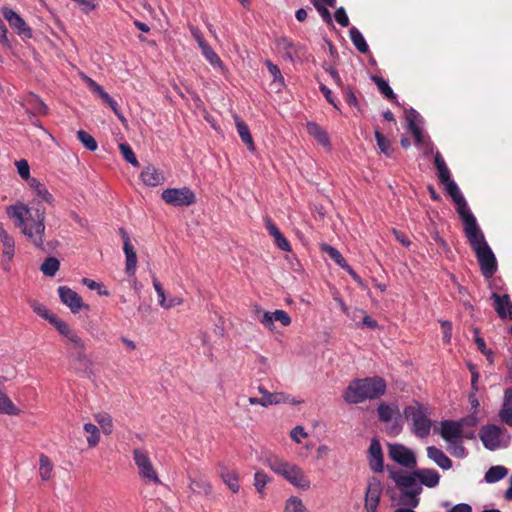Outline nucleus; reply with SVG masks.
Masks as SVG:
<instances>
[{
    "label": "nucleus",
    "instance_id": "864d4df0",
    "mask_svg": "<svg viewBox=\"0 0 512 512\" xmlns=\"http://www.w3.org/2000/svg\"><path fill=\"white\" fill-rule=\"evenodd\" d=\"M119 149L121 151L122 156L128 163L132 164L135 167L139 166V162L129 144L121 143L119 145Z\"/></svg>",
    "mask_w": 512,
    "mask_h": 512
},
{
    "label": "nucleus",
    "instance_id": "4d7b16f0",
    "mask_svg": "<svg viewBox=\"0 0 512 512\" xmlns=\"http://www.w3.org/2000/svg\"><path fill=\"white\" fill-rule=\"evenodd\" d=\"M442 184L446 186V191L451 196L454 202L464 197L461 191L459 190L457 184L452 179H449L447 182H442Z\"/></svg>",
    "mask_w": 512,
    "mask_h": 512
},
{
    "label": "nucleus",
    "instance_id": "603ef678",
    "mask_svg": "<svg viewBox=\"0 0 512 512\" xmlns=\"http://www.w3.org/2000/svg\"><path fill=\"white\" fill-rule=\"evenodd\" d=\"M306 508L302 500L292 496L286 501L285 512H305Z\"/></svg>",
    "mask_w": 512,
    "mask_h": 512
},
{
    "label": "nucleus",
    "instance_id": "aec40b11",
    "mask_svg": "<svg viewBox=\"0 0 512 512\" xmlns=\"http://www.w3.org/2000/svg\"><path fill=\"white\" fill-rule=\"evenodd\" d=\"M491 299L494 301V309L501 319L509 318L512 320V302L508 294L500 295L492 293Z\"/></svg>",
    "mask_w": 512,
    "mask_h": 512
},
{
    "label": "nucleus",
    "instance_id": "4468645a",
    "mask_svg": "<svg viewBox=\"0 0 512 512\" xmlns=\"http://www.w3.org/2000/svg\"><path fill=\"white\" fill-rule=\"evenodd\" d=\"M389 457L398 464L413 468L416 466V458L414 453L402 444L389 445Z\"/></svg>",
    "mask_w": 512,
    "mask_h": 512
},
{
    "label": "nucleus",
    "instance_id": "ddd939ff",
    "mask_svg": "<svg viewBox=\"0 0 512 512\" xmlns=\"http://www.w3.org/2000/svg\"><path fill=\"white\" fill-rule=\"evenodd\" d=\"M70 365L72 369L82 375H87L91 371V360L86 354V347L68 350Z\"/></svg>",
    "mask_w": 512,
    "mask_h": 512
},
{
    "label": "nucleus",
    "instance_id": "6e6d98bb",
    "mask_svg": "<svg viewBox=\"0 0 512 512\" xmlns=\"http://www.w3.org/2000/svg\"><path fill=\"white\" fill-rule=\"evenodd\" d=\"M408 129L412 133L415 143L417 145L421 144L423 142L424 135H423L420 127L416 124V122L411 117H408Z\"/></svg>",
    "mask_w": 512,
    "mask_h": 512
},
{
    "label": "nucleus",
    "instance_id": "49530a36",
    "mask_svg": "<svg viewBox=\"0 0 512 512\" xmlns=\"http://www.w3.org/2000/svg\"><path fill=\"white\" fill-rule=\"evenodd\" d=\"M203 56L206 58V60L214 67H222V61L219 58V56L216 54V52L209 46V44H203L202 47H200Z\"/></svg>",
    "mask_w": 512,
    "mask_h": 512
},
{
    "label": "nucleus",
    "instance_id": "13d9d810",
    "mask_svg": "<svg viewBox=\"0 0 512 512\" xmlns=\"http://www.w3.org/2000/svg\"><path fill=\"white\" fill-rule=\"evenodd\" d=\"M82 283L87 286L90 290H97L99 295L108 296L109 291L105 288H103V285L100 283H97L96 281L89 279V278H83Z\"/></svg>",
    "mask_w": 512,
    "mask_h": 512
},
{
    "label": "nucleus",
    "instance_id": "09e8293b",
    "mask_svg": "<svg viewBox=\"0 0 512 512\" xmlns=\"http://www.w3.org/2000/svg\"><path fill=\"white\" fill-rule=\"evenodd\" d=\"M152 282H153L154 289L157 292V295L159 297V305L163 308H171L172 306H174V303L172 301L169 303L166 302V296H165L164 289L155 275L152 276Z\"/></svg>",
    "mask_w": 512,
    "mask_h": 512
},
{
    "label": "nucleus",
    "instance_id": "0eeeda50",
    "mask_svg": "<svg viewBox=\"0 0 512 512\" xmlns=\"http://www.w3.org/2000/svg\"><path fill=\"white\" fill-rule=\"evenodd\" d=\"M161 197L167 204L176 207L190 206L196 202L195 193L188 187L165 189Z\"/></svg>",
    "mask_w": 512,
    "mask_h": 512
},
{
    "label": "nucleus",
    "instance_id": "a211bd4d",
    "mask_svg": "<svg viewBox=\"0 0 512 512\" xmlns=\"http://www.w3.org/2000/svg\"><path fill=\"white\" fill-rule=\"evenodd\" d=\"M58 294L61 302L67 305L72 313H77L82 307H84L82 298L74 290L66 286H60L58 288Z\"/></svg>",
    "mask_w": 512,
    "mask_h": 512
},
{
    "label": "nucleus",
    "instance_id": "393cba45",
    "mask_svg": "<svg viewBox=\"0 0 512 512\" xmlns=\"http://www.w3.org/2000/svg\"><path fill=\"white\" fill-rule=\"evenodd\" d=\"M265 227L268 233L274 238V242L279 249L287 252L291 251L288 240L284 237L276 224L268 217L265 219Z\"/></svg>",
    "mask_w": 512,
    "mask_h": 512
},
{
    "label": "nucleus",
    "instance_id": "9d476101",
    "mask_svg": "<svg viewBox=\"0 0 512 512\" xmlns=\"http://www.w3.org/2000/svg\"><path fill=\"white\" fill-rule=\"evenodd\" d=\"M3 17L8 21L9 26L23 39L32 38V29L27 25L25 20L14 10L9 7H2Z\"/></svg>",
    "mask_w": 512,
    "mask_h": 512
},
{
    "label": "nucleus",
    "instance_id": "e433bc0d",
    "mask_svg": "<svg viewBox=\"0 0 512 512\" xmlns=\"http://www.w3.org/2000/svg\"><path fill=\"white\" fill-rule=\"evenodd\" d=\"M508 474V469L501 465L492 466L485 474V481L495 483Z\"/></svg>",
    "mask_w": 512,
    "mask_h": 512
},
{
    "label": "nucleus",
    "instance_id": "bb28decb",
    "mask_svg": "<svg viewBox=\"0 0 512 512\" xmlns=\"http://www.w3.org/2000/svg\"><path fill=\"white\" fill-rule=\"evenodd\" d=\"M23 107L27 113H31L33 115H44L47 113V106L35 94H30L26 97Z\"/></svg>",
    "mask_w": 512,
    "mask_h": 512
},
{
    "label": "nucleus",
    "instance_id": "473e14b6",
    "mask_svg": "<svg viewBox=\"0 0 512 512\" xmlns=\"http://www.w3.org/2000/svg\"><path fill=\"white\" fill-rule=\"evenodd\" d=\"M53 464L45 454L39 456V475L43 481H48L53 476Z\"/></svg>",
    "mask_w": 512,
    "mask_h": 512
},
{
    "label": "nucleus",
    "instance_id": "cd10ccee",
    "mask_svg": "<svg viewBox=\"0 0 512 512\" xmlns=\"http://www.w3.org/2000/svg\"><path fill=\"white\" fill-rule=\"evenodd\" d=\"M429 459L434 461L443 470H448L452 467L451 459L445 453L435 446H429L426 449Z\"/></svg>",
    "mask_w": 512,
    "mask_h": 512
},
{
    "label": "nucleus",
    "instance_id": "de8ad7c7",
    "mask_svg": "<svg viewBox=\"0 0 512 512\" xmlns=\"http://www.w3.org/2000/svg\"><path fill=\"white\" fill-rule=\"evenodd\" d=\"M77 138L89 151H95L98 147L94 137L84 130L77 132Z\"/></svg>",
    "mask_w": 512,
    "mask_h": 512
},
{
    "label": "nucleus",
    "instance_id": "a18cd8bd",
    "mask_svg": "<svg viewBox=\"0 0 512 512\" xmlns=\"http://www.w3.org/2000/svg\"><path fill=\"white\" fill-rule=\"evenodd\" d=\"M84 430L89 434V436L87 437L88 446H97L100 441V433L98 427L92 423H86L84 425Z\"/></svg>",
    "mask_w": 512,
    "mask_h": 512
},
{
    "label": "nucleus",
    "instance_id": "c03bdc74",
    "mask_svg": "<svg viewBox=\"0 0 512 512\" xmlns=\"http://www.w3.org/2000/svg\"><path fill=\"white\" fill-rule=\"evenodd\" d=\"M322 251H324L332 260L336 262L341 268L345 269L347 267V262L342 256V254L334 247L325 244L322 246Z\"/></svg>",
    "mask_w": 512,
    "mask_h": 512
},
{
    "label": "nucleus",
    "instance_id": "b1692460",
    "mask_svg": "<svg viewBox=\"0 0 512 512\" xmlns=\"http://www.w3.org/2000/svg\"><path fill=\"white\" fill-rule=\"evenodd\" d=\"M277 48L284 52V57L292 62L301 57V47L295 45L287 37H281L276 40Z\"/></svg>",
    "mask_w": 512,
    "mask_h": 512
},
{
    "label": "nucleus",
    "instance_id": "c85d7f7f",
    "mask_svg": "<svg viewBox=\"0 0 512 512\" xmlns=\"http://www.w3.org/2000/svg\"><path fill=\"white\" fill-rule=\"evenodd\" d=\"M237 132L248 150L254 151L255 145L247 124L237 115L234 116Z\"/></svg>",
    "mask_w": 512,
    "mask_h": 512
},
{
    "label": "nucleus",
    "instance_id": "f704fd0d",
    "mask_svg": "<svg viewBox=\"0 0 512 512\" xmlns=\"http://www.w3.org/2000/svg\"><path fill=\"white\" fill-rule=\"evenodd\" d=\"M456 204V210L459 214L463 224L470 223V221H475L476 218L473 213L469 210L467 206V202L464 197L458 199L454 202Z\"/></svg>",
    "mask_w": 512,
    "mask_h": 512
},
{
    "label": "nucleus",
    "instance_id": "8fccbe9b",
    "mask_svg": "<svg viewBox=\"0 0 512 512\" xmlns=\"http://www.w3.org/2000/svg\"><path fill=\"white\" fill-rule=\"evenodd\" d=\"M270 481L268 475L263 471H257L254 475V486L256 491L260 494L261 497L264 495V488L266 484Z\"/></svg>",
    "mask_w": 512,
    "mask_h": 512
},
{
    "label": "nucleus",
    "instance_id": "7ed1b4c3",
    "mask_svg": "<svg viewBox=\"0 0 512 512\" xmlns=\"http://www.w3.org/2000/svg\"><path fill=\"white\" fill-rule=\"evenodd\" d=\"M265 464L274 473L283 476L293 486L301 489L310 487V480L299 466L284 461L275 455L266 457Z\"/></svg>",
    "mask_w": 512,
    "mask_h": 512
},
{
    "label": "nucleus",
    "instance_id": "c756f323",
    "mask_svg": "<svg viewBox=\"0 0 512 512\" xmlns=\"http://www.w3.org/2000/svg\"><path fill=\"white\" fill-rule=\"evenodd\" d=\"M502 422L512 427V388H508L504 393L502 408L499 412Z\"/></svg>",
    "mask_w": 512,
    "mask_h": 512
},
{
    "label": "nucleus",
    "instance_id": "f8f14e48",
    "mask_svg": "<svg viewBox=\"0 0 512 512\" xmlns=\"http://www.w3.org/2000/svg\"><path fill=\"white\" fill-rule=\"evenodd\" d=\"M464 234L472 250L477 252L484 247L489 246L483 231L480 229L477 220L470 221L464 225Z\"/></svg>",
    "mask_w": 512,
    "mask_h": 512
},
{
    "label": "nucleus",
    "instance_id": "72a5a7b5",
    "mask_svg": "<svg viewBox=\"0 0 512 512\" xmlns=\"http://www.w3.org/2000/svg\"><path fill=\"white\" fill-rule=\"evenodd\" d=\"M434 164L437 168L438 178L441 183L447 182L449 179H451L450 170L447 167L444 158L438 151L436 152L434 157Z\"/></svg>",
    "mask_w": 512,
    "mask_h": 512
},
{
    "label": "nucleus",
    "instance_id": "69168bd1",
    "mask_svg": "<svg viewBox=\"0 0 512 512\" xmlns=\"http://www.w3.org/2000/svg\"><path fill=\"white\" fill-rule=\"evenodd\" d=\"M335 20L337 21V23L342 26V27H348L349 24H350V21H349V18L346 14V11L343 7H340L338 9H336L335 11Z\"/></svg>",
    "mask_w": 512,
    "mask_h": 512
},
{
    "label": "nucleus",
    "instance_id": "2eb2a0df",
    "mask_svg": "<svg viewBox=\"0 0 512 512\" xmlns=\"http://www.w3.org/2000/svg\"><path fill=\"white\" fill-rule=\"evenodd\" d=\"M381 494L382 484L380 480L376 477L370 478L365 495V508L368 512H376Z\"/></svg>",
    "mask_w": 512,
    "mask_h": 512
},
{
    "label": "nucleus",
    "instance_id": "1a4fd4ad",
    "mask_svg": "<svg viewBox=\"0 0 512 512\" xmlns=\"http://www.w3.org/2000/svg\"><path fill=\"white\" fill-rule=\"evenodd\" d=\"M52 325L55 329L62 335L66 341L65 345L67 350H72L76 348H82L85 345L82 338L78 335V333L73 330L70 325L62 319H52Z\"/></svg>",
    "mask_w": 512,
    "mask_h": 512
},
{
    "label": "nucleus",
    "instance_id": "ea45409f",
    "mask_svg": "<svg viewBox=\"0 0 512 512\" xmlns=\"http://www.w3.org/2000/svg\"><path fill=\"white\" fill-rule=\"evenodd\" d=\"M60 262L55 257H48L45 259V261L42 263L40 270L45 276L53 277L55 276L56 272L59 270Z\"/></svg>",
    "mask_w": 512,
    "mask_h": 512
},
{
    "label": "nucleus",
    "instance_id": "20e7f679",
    "mask_svg": "<svg viewBox=\"0 0 512 512\" xmlns=\"http://www.w3.org/2000/svg\"><path fill=\"white\" fill-rule=\"evenodd\" d=\"M393 479L401 489V500L403 504L409 507H417L419 504L418 495L422 492V486L417 482L415 475L400 474L394 475Z\"/></svg>",
    "mask_w": 512,
    "mask_h": 512
},
{
    "label": "nucleus",
    "instance_id": "58836bf2",
    "mask_svg": "<svg viewBox=\"0 0 512 512\" xmlns=\"http://www.w3.org/2000/svg\"><path fill=\"white\" fill-rule=\"evenodd\" d=\"M372 81L377 85L379 91L391 102L396 100V95L388 82L379 76H372Z\"/></svg>",
    "mask_w": 512,
    "mask_h": 512
},
{
    "label": "nucleus",
    "instance_id": "774afa93",
    "mask_svg": "<svg viewBox=\"0 0 512 512\" xmlns=\"http://www.w3.org/2000/svg\"><path fill=\"white\" fill-rule=\"evenodd\" d=\"M72 1L77 3L81 7V10L86 14L93 11L97 7L96 0H72Z\"/></svg>",
    "mask_w": 512,
    "mask_h": 512
},
{
    "label": "nucleus",
    "instance_id": "c9c22d12",
    "mask_svg": "<svg viewBox=\"0 0 512 512\" xmlns=\"http://www.w3.org/2000/svg\"><path fill=\"white\" fill-rule=\"evenodd\" d=\"M349 34L352 43L359 52L365 54L369 51V47L368 44L366 43V40L364 39L362 33L356 27H352L349 31Z\"/></svg>",
    "mask_w": 512,
    "mask_h": 512
},
{
    "label": "nucleus",
    "instance_id": "39448f33",
    "mask_svg": "<svg viewBox=\"0 0 512 512\" xmlns=\"http://www.w3.org/2000/svg\"><path fill=\"white\" fill-rule=\"evenodd\" d=\"M404 416L408 421L412 422L413 431L418 437L425 438L429 435L431 421L419 403L405 407Z\"/></svg>",
    "mask_w": 512,
    "mask_h": 512
},
{
    "label": "nucleus",
    "instance_id": "f257e3e1",
    "mask_svg": "<svg viewBox=\"0 0 512 512\" xmlns=\"http://www.w3.org/2000/svg\"><path fill=\"white\" fill-rule=\"evenodd\" d=\"M7 214L14 219L16 226L26 236L35 247L44 250V233H45V208L38 205L37 207H28L19 203L11 205L7 208Z\"/></svg>",
    "mask_w": 512,
    "mask_h": 512
},
{
    "label": "nucleus",
    "instance_id": "e2e57ef3",
    "mask_svg": "<svg viewBox=\"0 0 512 512\" xmlns=\"http://www.w3.org/2000/svg\"><path fill=\"white\" fill-rule=\"evenodd\" d=\"M36 197L39 201H44L47 203H51L53 201V196L49 191L47 190L46 186L42 184L41 186H37V189L35 190Z\"/></svg>",
    "mask_w": 512,
    "mask_h": 512
},
{
    "label": "nucleus",
    "instance_id": "6e6552de",
    "mask_svg": "<svg viewBox=\"0 0 512 512\" xmlns=\"http://www.w3.org/2000/svg\"><path fill=\"white\" fill-rule=\"evenodd\" d=\"M253 312L255 318L270 330L274 327V321H279L284 327L291 324V317L284 310L269 312L262 310L259 306H255Z\"/></svg>",
    "mask_w": 512,
    "mask_h": 512
},
{
    "label": "nucleus",
    "instance_id": "f3484780",
    "mask_svg": "<svg viewBox=\"0 0 512 512\" xmlns=\"http://www.w3.org/2000/svg\"><path fill=\"white\" fill-rule=\"evenodd\" d=\"M501 429L496 425H486L481 428L479 437L483 445L489 450H495L500 445Z\"/></svg>",
    "mask_w": 512,
    "mask_h": 512
},
{
    "label": "nucleus",
    "instance_id": "338daca9",
    "mask_svg": "<svg viewBox=\"0 0 512 512\" xmlns=\"http://www.w3.org/2000/svg\"><path fill=\"white\" fill-rule=\"evenodd\" d=\"M17 170L19 175L25 179L28 180L30 177V167L26 160L21 159L16 162Z\"/></svg>",
    "mask_w": 512,
    "mask_h": 512
},
{
    "label": "nucleus",
    "instance_id": "7c9ffc66",
    "mask_svg": "<svg viewBox=\"0 0 512 512\" xmlns=\"http://www.w3.org/2000/svg\"><path fill=\"white\" fill-rule=\"evenodd\" d=\"M306 128L308 134L315 138L322 146H330L328 133L320 125L315 122H308Z\"/></svg>",
    "mask_w": 512,
    "mask_h": 512
},
{
    "label": "nucleus",
    "instance_id": "a878e982",
    "mask_svg": "<svg viewBox=\"0 0 512 512\" xmlns=\"http://www.w3.org/2000/svg\"><path fill=\"white\" fill-rule=\"evenodd\" d=\"M420 485L434 488L439 484L440 475L434 469H418L413 472Z\"/></svg>",
    "mask_w": 512,
    "mask_h": 512
},
{
    "label": "nucleus",
    "instance_id": "423d86ee",
    "mask_svg": "<svg viewBox=\"0 0 512 512\" xmlns=\"http://www.w3.org/2000/svg\"><path fill=\"white\" fill-rule=\"evenodd\" d=\"M133 459L138 468L140 477L146 482L160 484L161 481L148 453L142 449L133 450Z\"/></svg>",
    "mask_w": 512,
    "mask_h": 512
},
{
    "label": "nucleus",
    "instance_id": "2f4dec72",
    "mask_svg": "<svg viewBox=\"0 0 512 512\" xmlns=\"http://www.w3.org/2000/svg\"><path fill=\"white\" fill-rule=\"evenodd\" d=\"M220 476L224 483L233 493H237L240 489L238 473L226 468H221Z\"/></svg>",
    "mask_w": 512,
    "mask_h": 512
},
{
    "label": "nucleus",
    "instance_id": "9b49d317",
    "mask_svg": "<svg viewBox=\"0 0 512 512\" xmlns=\"http://www.w3.org/2000/svg\"><path fill=\"white\" fill-rule=\"evenodd\" d=\"M475 255L479 263L482 275L486 279L493 277L498 269V264L490 246L484 247L479 251L477 250Z\"/></svg>",
    "mask_w": 512,
    "mask_h": 512
},
{
    "label": "nucleus",
    "instance_id": "412c9836",
    "mask_svg": "<svg viewBox=\"0 0 512 512\" xmlns=\"http://www.w3.org/2000/svg\"><path fill=\"white\" fill-rule=\"evenodd\" d=\"M120 233L123 237V250L126 256V273L129 276H133L136 271L137 255L124 229H120Z\"/></svg>",
    "mask_w": 512,
    "mask_h": 512
},
{
    "label": "nucleus",
    "instance_id": "5701e85b",
    "mask_svg": "<svg viewBox=\"0 0 512 512\" xmlns=\"http://www.w3.org/2000/svg\"><path fill=\"white\" fill-rule=\"evenodd\" d=\"M140 178L145 185L152 187L161 185L165 181L164 174L152 165H148L143 169Z\"/></svg>",
    "mask_w": 512,
    "mask_h": 512
},
{
    "label": "nucleus",
    "instance_id": "680f3d73",
    "mask_svg": "<svg viewBox=\"0 0 512 512\" xmlns=\"http://www.w3.org/2000/svg\"><path fill=\"white\" fill-rule=\"evenodd\" d=\"M101 99L113 110V112L115 113V115L121 120L123 121L124 120V117L123 115L121 114V112L119 111L118 109V104L117 102L107 93L105 92L102 96H101Z\"/></svg>",
    "mask_w": 512,
    "mask_h": 512
},
{
    "label": "nucleus",
    "instance_id": "f03ea898",
    "mask_svg": "<svg viewBox=\"0 0 512 512\" xmlns=\"http://www.w3.org/2000/svg\"><path fill=\"white\" fill-rule=\"evenodd\" d=\"M386 392V382L379 376L356 379L349 383L343 393V399L349 404L362 403L365 400L380 398Z\"/></svg>",
    "mask_w": 512,
    "mask_h": 512
},
{
    "label": "nucleus",
    "instance_id": "bf43d9fd",
    "mask_svg": "<svg viewBox=\"0 0 512 512\" xmlns=\"http://www.w3.org/2000/svg\"><path fill=\"white\" fill-rule=\"evenodd\" d=\"M343 93H344V98H345L346 103L349 106H353L357 110H360V105H359L358 99H357L355 93L353 92V90L350 87H343Z\"/></svg>",
    "mask_w": 512,
    "mask_h": 512
},
{
    "label": "nucleus",
    "instance_id": "a19ab883",
    "mask_svg": "<svg viewBox=\"0 0 512 512\" xmlns=\"http://www.w3.org/2000/svg\"><path fill=\"white\" fill-rule=\"evenodd\" d=\"M0 413L18 415L19 409L13 404L10 398L0 390Z\"/></svg>",
    "mask_w": 512,
    "mask_h": 512
},
{
    "label": "nucleus",
    "instance_id": "3c124183",
    "mask_svg": "<svg viewBox=\"0 0 512 512\" xmlns=\"http://www.w3.org/2000/svg\"><path fill=\"white\" fill-rule=\"evenodd\" d=\"M263 398V407H267L273 404L284 403L288 401L289 396H286L284 393H270L268 392L266 397Z\"/></svg>",
    "mask_w": 512,
    "mask_h": 512
},
{
    "label": "nucleus",
    "instance_id": "4be33fe9",
    "mask_svg": "<svg viewBox=\"0 0 512 512\" xmlns=\"http://www.w3.org/2000/svg\"><path fill=\"white\" fill-rule=\"evenodd\" d=\"M440 434L445 441L455 443L462 437L461 424L457 421L444 420L441 422Z\"/></svg>",
    "mask_w": 512,
    "mask_h": 512
},
{
    "label": "nucleus",
    "instance_id": "4c0bfd02",
    "mask_svg": "<svg viewBox=\"0 0 512 512\" xmlns=\"http://www.w3.org/2000/svg\"><path fill=\"white\" fill-rule=\"evenodd\" d=\"M379 419L383 422L390 421L395 414H399V410L395 405L381 403L377 408Z\"/></svg>",
    "mask_w": 512,
    "mask_h": 512
},
{
    "label": "nucleus",
    "instance_id": "6ab92c4d",
    "mask_svg": "<svg viewBox=\"0 0 512 512\" xmlns=\"http://www.w3.org/2000/svg\"><path fill=\"white\" fill-rule=\"evenodd\" d=\"M368 461L371 470L380 473L384 468L383 452L380 442L372 439L368 449Z\"/></svg>",
    "mask_w": 512,
    "mask_h": 512
},
{
    "label": "nucleus",
    "instance_id": "5fc2aeb1",
    "mask_svg": "<svg viewBox=\"0 0 512 512\" xmlns=\"http://www.w3.org/2000/svg\"><path fill=\"white\" fill-rule=\"evenodd\" d=\"M32 308L35 313H37L42 318L48 320L51 324L53 318L60 319L56 314L51 313L43 304H34Z\"/></svg>",
    "mask_w": 512,
    "mask_h": 512
},
{
    "label": "nucleus",
    "instance_id": "0e129e2a",
    "mask_svg": "<svg viewBox=\"0 0 512 512\" xmlns=\"http://www.w3.org/2000/svg\"><path fill=\"white\" fill-rule=\"evenodd\" d=\"M475 343L477 345V348L480 350V352L487 357L488 361L492 362L493 361V352L490 349L486 348L484 339L480 336H476Z\"/></svg>",
    "mask_w": 512,
    "mask_h": 512
},
{
    "label": "nucleus",
    "instance_id": "052dcab7",
    "mask_svg": "<svg viewBox=\"0 0 512 512\" xmlns=\"http://www.w3.org/2000/svg\"><path fill=\"white\" fill-rule=\"evenodd\" d=\"M266 65H267L269 73L273 77L274 82L275 83H279L280 85H283L284 84V78H283V76L281 74V71L278 68V66L273 64L270 61H267Z\"/></svg>",
    "mask_w": 512,
    "mask_h": 512
},
{
    "label": "nucleus",
    "instance_id": "79ce46f5",
    "mask_svg": "<svg viewBox=\"0 0 512 512\" xmlns=\"http://www.w3.org/2000/svg\"><path fill=\"white\" fill-rule=\"evenodd\" d=\"M95 421L99 424L104 434L109 435L113 431L112 417L107 413H98L94 416Z\"/></svg>",
    "mask_w": 512,
    "mask_h": 512
},
{
    "label": "nucleus",
    "instance_id": "dca6fc26",
    "mask_svg": "<svg viewBox=\"0 0 512 512\" xmlns=\"http://www.w3.org/2000/svg\"><path fill=\"white\" fill-rule=\"evenodd\" d=\"M0 241L3 247L2 268L3 270L9 272L11 270V260L15 255V241L2 226H0Z\"/></svg>",
    "mask_w": 512,
    "mask_h": 512
},
{
    "label": "nucleus",
    "instance_id": "37998d69",
    "mask_svg": "<svg viewBox=\"0 0 512 512\" xmlns=\"http://www.w3.org/2000/svg\"><path fill=\"white\" fill-rule=\"evenodd\" d=\"M375 138L380 151L386 156L391 157L393 153L391 141L386 138L378 129L375 130Z\"/></svg>",
    "mask_w": 512,
    "mask_h": 512
}]
</instances>
